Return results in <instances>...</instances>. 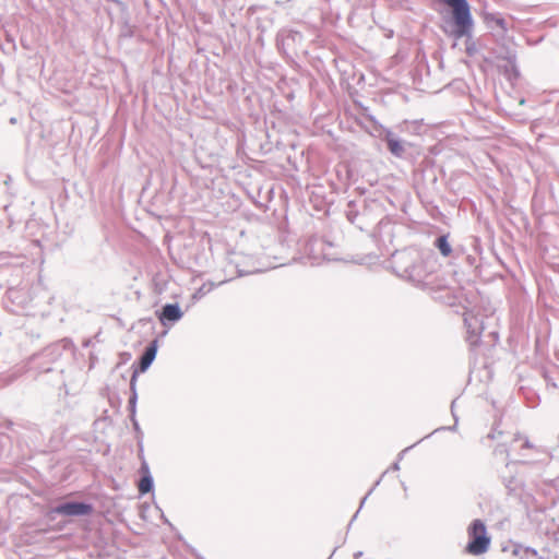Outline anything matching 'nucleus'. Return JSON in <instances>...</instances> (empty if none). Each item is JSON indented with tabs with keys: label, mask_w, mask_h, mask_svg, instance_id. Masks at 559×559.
Wrapping results in <instances>:
<instances>
[{
	"label": "nucleus",
	"mask_w": 559,
	"mask_h": 559,
	"mask_svg": "<svg viewBox=\"0 0 559 559\" xmlns=\"http://www.w3.org/2000/svg\"><path fill=\"white\" fill-rule=\"evenodd\" d=\"M386 143H388V148L390 150V152L393 155H395V156L402 155L404 148L400 141L392 139V138H388Z\"/></svg>",
	"instance_id": "7"
},
{
	"label": "nucleus",
	"mask_w": 559,
	"mask_h": 559,
	"mask_svg": "<svg viewBox=\"0 0 559 559\" xmlns=\"http://www.w3.org/2000/svg\"><path fill=\"white\" fill-rule=\"evenodd\" d=\"M436 247L439 249L443 257H449L452 253L450 243L448 242V236H441L436 240Z\"/></svg>",
	"instance_id": "6"
},
{
	"label": "nucleus",
	"mask_w": 559,
	"mask_h": 559,
	"mask_svg": "<svg viewBox=\"0 0 559 559\" xmlns=\"http://www.w3.org/2000/svg\"><path fill=\"white\" fill-rule=\"evenodd\" d=\"M471 542L466 546V551L474 556L485 554L490 545V537L487 535L486 525L481 520H474L468 527Z\"/></svg>",
	"instance_id": "2"
},
{
	"label": "nucleus",
	"mask_w": 559,
	"mask_h": 559,
	"mask_svg": "<svg viewBox=\"0 0 559 559\" xmlns=\"http://www.w3.org/2000/svg\"><path fill=\"white\" fill-rule=\"evenodd\" d=\"M448 7L452 9V19L454 29L452 35L455 38H462L469 34L473 27V19L471 9L466 0H442Z\"/></svg>",
	"instance_id": "1"
},
{
	"label": "nucleus",
	"mask_w": 559,
	"mask_h": 559,
	"mask_svg": "<svg viewBox=\"0 0 559 559\" xmlns=\"http://www.w3.org/2000/svg\"><path fill=\"white\" fill-rule=\"evenodd\" d=\"M152 487H153L152 478L148 475L143 476L140 479L139 485H138L139 491L141 493H147L148 491H151Z\"/></svg>",
	"instance_id": "8"
},
{
	"label": "nucleus",
	"mask_w": 559,
	"mask_h": 559,
	"mask_svg": "<svg viewBox=\"0 0 559 559\" xmlns=\"http://www.w3.org/2000/svg\"><path fill=\"white\" fill-rule=\"evenodd\" d=\"M515 441H522V447L523 448H531L532 447L530 441L526 438L518 437L515 439Z\"/></svg>",
	"instance_id": "9"
},
{
	"label": "nucleus",
	"mask_w": 559,
	"mask_h": 559,
	"mask_svg": "<svg viewBox=\"0 0 559 559\" xmlns=\"http://www.w3.org/2000/svg\"><path fill=\"white\" fill-rule=\"evenodd\" d=\"M182 317V312L178 305L168 304L163 307L158 319L162 323L166 321H177Z\"/></svg>",
	"instance_id": "5"
},
{
	"label": "nucleus",
	"mask_w": 559,
	"mask_h": 559,
	"mask_svg": "<svg viewBox=\"0 0 559 559\" xmlns=\"http://www.w3.org/2000/svg\"><path fill=\"white\" fill-rule=\"evenodd\" d=\"M157 347H158V344H157V341L154 340L145 349L144 354L142 355L141 359H140V365H139V369L134 370L133 374H132V379H131V385H134L135 383V380H136V377L139 374V372H144L146 371V369L151 366V364L153 362V360L155 359L156 357V353H157Z\"/></svg>",
	"instance_id": "3"
},
{
	"label": "nucleus",
	"mask_w": 559,
	"mask_h": 559,
	"mask_svg": "<svg viewBox=\"0 0 559 559\" xmlns=\"http://www.w3.org/2000/svg\"><path fill=\"white\" fill-rule=\"evenodd\" d=\"M55 512L62 515H86L92 512V507L83 502H68L55 509Z\"/></svg>",
	"instance_id": "4"
}]
</instances>
